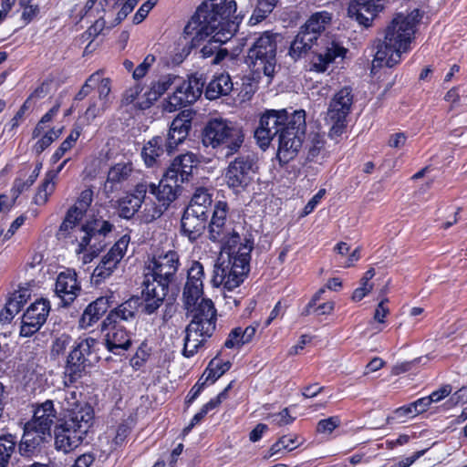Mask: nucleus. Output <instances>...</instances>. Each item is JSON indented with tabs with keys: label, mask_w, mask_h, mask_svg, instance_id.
<instances>
[{
	"label": "nucleus",
	"mask_w": 467,
	"mask_h": 467,
	"mask_svg": "<svg viewBox=\"0 0 467 467\" xmlns=\"http://www.w3.org/2000/svg\"><path fill=\"white\" fill-rule=\"evenodd\" d=\"M228 206L225 202L214 205L209 223V239L221 245L222 254L214 265L211 283L214 287L223 286L232 291L243 283L250 270L253 242L241 237L227 219Z\"/></svg>",
	"instance_id": "1"
},
{
	"label": "nucleus",
	"mask_w": 467,
	"mask_h": 467,
	"mask_svg": "<svg viewBox=\"0 0 467 467\" xmlns=\"http://www.w3.org/2000/svg\"><path fill=\"white\" fill-rule=\"evenodd\" d=\"M235 10L236 4L234 1L205 0L184 27V34L194 46L209 37L201 53L202 57L215 54L213 64H219L228 55L220 47L230 40L238 29V24L229 19Z\"/></svg>",
	"instance_id": "2"
},
{
	"label": "nucleus",
	"mask_w": 467,
	"mask_h": 467,
	"mask_svg": "<svg viewBox=\"0 0 467 467\" xmlns=\"http://www.w3.org/2000/svg\"><path fill=\"white\" fill-rule=\"evenodd\" d=\"M179 265V255L174 251L160 254L149 261L142 290L146 314H153L162 305L170 285L175 282Z\"/></svg>",
	"instance_id": "3"
},
{
	"label": "nucleus",
	"mask_w": 467,
	"mask_h": 467,
	"mask_svg": "<svg viewBox=\"0 0 467 467\" xmlns=\"http://www.w3.org/2000/svg\"><path fill=\"white\" fill-rule=\"evenodd\" d=\"M421 18L419 9L410 14H398L387 26L384 41L379 45L373 67H392L399 64L401 55L410 49L416 26Z\"/></svg>",
	"instance_id": "4"
},
{
	"label": "nucleus",
	"mask_w": 467,
	"mask_h": 467,
	"mask_svg": "<svg viewBox=\"0 0 467 467\" xmlns=\"http://www.w3.org/2000/svg\"><path fill=\"white\" fill-rule=\"evenodd\" d=\"M192 313V321L185 329L182 354L186 358L194 356L216 327V309L211 299H202L188 310Z\"/></svg>",
	"instance_id": "5"
},
{
	"label": "nucleus",
	"mask_w": 467,
	"mask_h": 467,
	"mask_svg": "<svg viewBox=\"0 0 467 467\" xmlns=\"http://www.w3.org/2000/svg\"><path fill=\"white\" fill-rule=\"evenodd\" d=\"M244 141V134L236 123L222 119H210L202 130V143L215 150L223 158L237 153Z\"/></svg>",
	"instance_id": "6"
},
{
	"label": "nucleus",
	"mask_w": 467,
	"mask_h": 467,
	"mask_svg": "<svg viewBox=\"0 0 467 467\" xmlns=\"http://www.w3.org/2000/svg\"><path fill=\"white\" fill-rule=\"evenodd\" d=\"M94 410L85 406L81 411L66 414L55 426L54 439L56 450L69 453L78 448L93 425Z\"/></svg>",
	"instance_id": "7"
},
{
	"label": "nucleus",
	"mask_w": 467,
	"mask_h": 467,
	"mask_svg": "<svg viewBox=\"0 0 467 467\" xmlns=\"http://www.w3.org/2000/svg\"><path fill=\"white\" fill-rule=\"evenodd\" d=\"M57 420L54 403L47 400L34 405L33 417L25 424L19 450L22 453L33 452L51 438V429Z\"/></svg>",
	"instance_id": "8"
},
{
	"label": "nucleus",
	"mask_w": 467,
	"mask_h": 467,
	"mask_svg": "<svg viewBox=\"0 0 467 467\" xmlns=\"http://www.w3.org/2000/svg\"><path fill=\"white\" fill-rule=\"evenodd\" d=\"M316 46L310 61V69L318 73L325 72L328 65L337 57L343 58L346 49L335 42H327L325 46L319 47L304 30L300 29L291 43L289 55L295 60L300 58L308 50Z\"/></svg>",
	"instance_id": "9"
},
{
	"label": "nucleus",
	"mask_w": 467,
	"mask_h": 467,
	"mask_svg": "<svg viewBox=\"0 0 467 467\" xmlns=\"http://www.w3.org/2000/svg\"><path fill=\"white\" fill-rule=\"evenodd\" d=\"M277 36L265 31L256 37L247 52L246 63L255 73L273 77L276 64Z\"/></svg>",
	"instance_id": "10"
},
{
	"label": "nucleus",
	"mask_w": 467,
	"mask_h": 467,
	"mask_svg": "<svg viewBox=\"0 0 467 467\" xmlns=\"http://www.w3.org/2000/svg\"><path fill=\"white\" fill-rule=\"evenodd\" d=\"M306 113L304 110L291 112V119L278 137L277 157L287 163L299 152L306 136Z\"/></svg>",
	"instance_id": "11"
},
{
	"label": "nucleus",
	"mask_w": 467,
	"mask_h": 467,
	"mask_svg": "<svg viewBox=\"0 0 467 467\" xmlns=\"http://www.w3.org/2000/svg\"><path fill=\"white\" fill-rule=\"evenodd\" d=\"M113 225L102 219H94L78 230L79 241L76 253L84 254L83 262L89 263L106 245V236L112 231Z\"/></svg>",
	"instance_id": "12"
},
{
	"label": "nucleus",
	"mask_w": 467,
	"mask_h": 467,
	"mask_svg": "<svg viewBox=\"0 0 467 467\" xmlns=\"http://www.w3.org/2000/svg\"><path fill=\"white\" fill-rule=\"evenodd\" d=\"M103 343L90 337H78L67 358L65 373L75 381L81 377L87 366L100 359L99 350Z\"/></svg>",
	"instance_id": "13"
},
{
	"label": "nucleus",
	"mask_w": 467,
	"mask_h": 467,
	"mask_svg": "<svg viewBox=\"0 0 467 467\" xmlns=\"http://www.w3.org/2000/svg\"><path fill=\"white\" fill-rule=\"evenodd\" d=\"M256 173L255 161L249 154L239 155L227 166L224 181L227 187L235 194L247 192L253 184Z\"/></svg>",
	"instance_id": "14"
},
{
	"label": "nucleus",
	"mask_w": 467,
	"mask_h": 467,
	"mask_svg": "<svg viewBox=\"0 0 467 467\" xmlns=\"http://www.w3.org/2000/svg\"><path fill=\"white\" fill-rule=\"evenodd\" d=\"M291 119V113L286 109H267L259 119V125L254 130V138L262 149H266L275 137H279L286 123Z\"/></svg>",
	"instance_id": "15"
},
{
	"label": "nucleus",
	"mask_w": 467,
	"mask_h": 467,
	"mask_svg": "<svg viewBox=\"0 0 467 467\" xmlns=\"http://www.w3.org/2000/svg\"><path fill=\"white\" fill-rule=\"evenodd\" d=\"M353 98L352 89L349 87H344L331 99L327 109V119L332 123L330 136H340L343 133L347 117L352 109Z\"/></svg>",
	"instance_id": "16"
},
{
	"label": "nucleus",
	"mask_w": 467,
	"mask_h": 467,
	"mask_svg": "<svg viewBox=\"0 0 467 467\" xmlns=\"http://www.w3.org/2000/svg\"><path fill=\"white\" fill-rule=\"evenodd\" d=\"M175 91L163 105L164 110L173 112L195 102L202 95L204 86L201 78L190 77L187 80L175 82Z\"/></svg>",
	"instance_id": "17"
},
{
	"label": "nucleus",
	"mask_w": 467,
	"mask_h": 467,
	"mask_svg": "<svg viewBox=\"0 0 467 467\" xmlns=\"http://www.w3.org/2000/svg\"><path fill=\"white\" fill-rule=\"evenodd\" d=\"M130 242V236L129 234L122 235L109 251L102 256L91 275V280L95 285H99L112 275L126 254Z\"/></svg>",
	"instance_id": "18"
},
{
	"label": "nucleus",
	"mask_w": 467,
	"mask_h": 467,
	"mask_svg": "<svg viewBox=\"0 0 467 467\" xmlns=\"http://www.w3.org/2000/svg\"><path fill=\"white\" fill-rule=\"evenodd\" d=\"M50 308V302L45 298L37 299L31 304L23 315L20 335L31 337L37 332L46 323Z\"/></svg>",
	"instance_id": "19"
},
{
	"label": "nucleus",
	"mask_w": 467,
	"mask_h": 467,
	"mask_svg": "<svg viewBox=\"0 0 467 467\" xmlns=\"http://www.w3.org/2000/svg\"><path fill=\"white\" fill-rule=\"evenodd\" d=\"M204 270L201 263L194 261L187 271V279L183 287L182 300L189 310L196 305L203 294Z\"/></svg>",
	"instance_id": "20"
},
{
	"label": "nucleus",
	"mask_w": 467,
	"mask_h": 467,
	"mask_svg": "<svg viewBox=\"0 0 467 467\" xmlns=\"http://www.w3.org/2000/svg\"><path fill=\"white\" fill-rule=\"evenodd\" d=\"M95 73H99V79L95 87L98 97L90 102L85 112V117L88 120H93L97 117L101 116L112 103L110 78H105L104 71L101 69Z\"/></svg>",
	"instance_id": "21"
},
{
	"label": "nucleus",
	"mask_w": 467,
	"mask_h": 467,
	"mask_svg": "<svg viewBox=\"0 0 467 467\" xmlns=\"http://www.w3.org/2000/svg\"><path fill=\"white\" fill-rule=\"evenodd\" d=\"M81 290L77 273L67 269L60 272L55 283V295L62 306H67L78 297Z\"/></svg>",
	"instance_id": "22"
},
{
	"label": "nucleus",
	"mask_w": 467,
	"mask_h": 467,
	"mask_svg": "<svg viewBox=\"0 0 467 467\" xmlns=\"http://www.w3.org/2000/svg\"><path fill=\"white\" fill-rule=\"evenodd\" d=\"M138 174L139 171L134 168L132 162L119 161L109 170L104 190L107 193L120 190L131 183Z\"/></svg>",
	"instance_id": "23"
},
{
	"label": "nucleus",
	"mask_w": 467,
	"mask_h": 467,
	"mask_svg": "<svg viewBox=\"0 0 467 467\" xmlns=\"http://www.w3.org/2000/svg\"><path fill=\"white\" fill-rule=\"evenodd\" d=\"M383 7L384 0H357L350 3L348 13L358 24L368 27Z\"/></svg>",
	"instance_id": "24"
},
{
	"label": "nucleus",
	"mask_w": 467,
	"mask_h": 467,
	"mask_svg": "<svg viewBox=\"0 0 467 467\" xmlns=\"http://www.w3.org/2000/svg\"><path fill=\"white\" fill-rule=\"evenodd\" d=\"M102 331L105 332V346L109 352L120 355L130 348L131 335L122 324L112 323L108 327H102Z\"/></svg>",
	"instance_id": "25"
},
{
	"label": "nucleus",
	"mask_w": 467,
	"mask_h": 467,
	"mask_svg": "<svg viewBox=\"0 0 467 467\" xmlns=\"http://www.w3.org/2000/svg\"><path fill=\"white\" fill-rule=\"evenodd\" d=\"M144 303L140 297H131L111 310L103 320V327L110 324H121L122 322L131 323L138 315L139 306Z\"/></svg>",
	"instance_id": "26"
},
{
	"label": "nucleus",
	"mask_w": 467,
	"mask_h": 467,
	"mask_svg": "<svg viewBox=\"0 0 467 467\" xmlns=\"http://www.w3.org/2000/svg\"><path fill=\"white\" fill-rule=\"evenodd\" d=\"M147 185L148 192L152 194L157 202L166 208L176 199L180 187L178 180L168 178L167 172L164 173L158 186L154 183H147Z\"/></svg>",
	"instance_id": "27"
},
{
	"label": "nucleus",
	"mask_w": 467,
	"mask_h": 467,
	"mask_svg": "<svg viewBox=\"0 0 467 467\" xmlns=\"http://www.w3.org/2000/svg\"><path fill=\"white\" fill-rule=\"evenodd\" d=\"M148 193L147 182L138 183L134 192L127 194L119 202V214L124 219H130L141 207Z\"/></svg>",
	"instance_id": "28"
},
{
	"label": "nucleus",
	"mask_w": 467,
	"mask_h": 467,
	"mask_svg": "<svg viewBox=\"0 0 467 467\" xmlns=\"http://www.w3.org/2000/svg\"><path fill=\"white\" fill-rule=\"evenodd\" d=\"M198 159L195 154L187 152L176 157L168 168L166 172L168 178H175L180 182L189 180L192 175V169L196 167Z\"/></svg>",
	"instance_id": "29"
},
{
	"label": "nucleus",
	"mask_w": 467,
	"mask_h": 467,
	"mask_svg": "<svg viewBox=\"0 0 467 467\" xmlns=\"http://www.w3.org/2000/svg\"><path fill=\"white\" fill-rule=\"evenodd\" d=\"M191 127V120L186 119L184 114L178 116L172 120L168 137L165 140V147L168 153H171L187 138Z\"/></svg>",
	"instance_id": "30"
},
{
	"label": "nucleus",
	"mask_w": 467,
	"mask_h": 467,
	"mask_svg": "<svg viewBox=\"0 0 467 467\" xmlns=\"http://www.w3.org/2000/svg\"><path fill=\"white\" fill-rule=\"evenodd\" d=\"M207 218L186 209L182 218V231L191 241H194L204 230Z\"/></svg>",
	"instance_id": "31"
},
{
	"label": "nucleus",
	"mask_w": 467,
	"mask_h": 467,
	"mask_svg": "<svg viewBox=\"0 0 467 467\" xmlns=\"http://www.w3.org/2000/svg\"><path fill=\"white\" fill-rule=\"evenodd\" d=\"M332 21V14L327 11H319L311 15L305 25L301 27L315 42L321 36L327 26Z\"/></svg>",
	"instance_id": "32"
},
{
	"label": "nucleus",
	"mask_w": 467,
	"mask_h": 467,
	"mask_svg": "<svg viewBox=\"0 0 467 467\" xmlns=\"http://www.w3.org/2000/svg\"><path fill=\"white\" fill-rule=\"evenodd\" d=\"M109 298L101 296L90 303L80 318L82 327H88L95 324L109 309Z\"/></svg>",
	"instance_id": "33"
},
{
	"label": "nucleus",
	"mask_w": 467,
	"mask_h": 467,
	"mask_svg": "<svg viewBox=\"0 0 467 467\" xmlns=\"http://www.w3.org/2000/svg\"><path fill=\"white\" fill-rule=\"evenodd\" d=\"M233 89V82L228 74H220L212 79L206 89L205 97L210 99H216L221 96L228 95Z\"/></svg>",
	"instance_id": "34"
},
{
	"label": "nucleus",
	"mask_w": 467,
	"mask_h": 467,
	"mask_svg": "<svg viewBox=\"0 0 467 467\" xmlns=\"http://www.w3.org/2000/svg\"><path fill=\"white\" fill-rule=\"evenodd\" d=\"M165 139L156 136L150 140L142 148L141 157L148 167L157 164L159 158L164 153Z\"/></svg>",
	"instance_id": "35"
},
{
	"label": "nucleus",
	"mask_w": 467,
	"mask_h": 467,
	"mask_svg": "<svg viewBox=\"0 0 467 467\" xmlns=\"http://www.w3.org/2000/svg\"><path fill=\"white\" fill-rule=\"evenodd\" d=\"M181 78L174 75H165L161 77L157 81L152 82L150 89L145 93L147 105L156 101L165 91L175 82H180Z\"/></svg>",
	"instance_id": "36"
},
{
	"label": "nucleus",
	"mask_w": 467,
	"mask_h": 467,
	"mask_svg": "<svg viewBox=\"0 0 467 467\" xmlns=\"http://www.w3.org/2000/svg\"><path fill=\"white\" fill-rule=\"evenodd\" d=\"M82 218L75 213V210H68L64 221L62 222L58 232L57 236L59 239L67 238L71 234H74V236L76 238L77 243L79 241V233L78 232V229L81 227L78 226V223Z\"/></svg>",
	"instance_id": "37"
},
{
	"label": "nucleus",
	"mask_w": 467,
	"mask_h": 467,
	"mask_svg": "<svg viewBox=\"0 0 467 467\" xmlns=\"http://www.w3.org/2000/svg\"><path fill=\"white\" fill-rule=\"evenodd\" d=\"M211 205L212 198L208 192L204 189H198L192 197L190 204L186 209L192 210L195 212V213H199V215L208 216Z\"/></svg>",
	"instance_id": "38"
},
{
	"label": "nucleus",
	"mask_w": 467,
	"mask_h": 467,
	"mask_svg": "<svg viewBox=\"0 0 467 467\" xmlns=\"http://www.w3.org/2000/svg\"><path fill=\"white\" fill-rule=\"evenodd\" d=\"M17 439L12 434L0 436V467H7L16 451Z\"/></svg>",
	"instance_id": "39"
},
{
	"label": "nucleus",
	"mask_w": 467,
	"mask_h": 467,
	"mask_svg": "<svg viewBox=\"0 0 467 467\" xmlns=\"http://www.w3.org/2000/svg\"><path fill=\"white\" fill-rule=\"evenodd\" d=\"M231 368V363L229 361H222L217 358L212 359L205 369L202 377L205 378V381L210 383H213L217 380L221 376H223L227 370Z\"/></svg>",
	"instance_id": "40"
},
{
	"label": "nucleus",
	"mask_w": 467,
	"mask_h": 467,
	"mask_svg": "<svg viewBox=\"0 0 467 467\" xmlns=\"http://www.w3.org/2000/svg\"><path fill=\"white\" fill-rule=\"evenodd\" d=\"M144 208L141 212V220L146 223H151L152 221L160 218L163 212L167 209L165 206H162L161 202L156 203L152 201L150 196H145V200L143 201Z\"/></svg>",
	"instance_id": "41"
},
{
	"label": "nucleus",
	"mask_w": 467,
	"mask_h": 467,
	"mask_svg": "<svg viewBox=\"0 0 467 467\" xmlns=\"http://www.w3.org/2000/svg\"><path fill=\"white\" fill-rule=\"evenodd\" d=\"M61 406L67 414H72L76 411H81L85 406H89L86 402H80L78 394L72 390H64L62 393Z\"/></svg>",
	"instance_id": "42"
},
{
	"label": "nucleus",
	"mask_w": 467,
	"mask_h": 467,
	"mask_svg": "<svg viewBox=\"0 0 467 467\" xmlns=\"http://www.w3.org/2000/svg\"><path fill=\"white\" fill-rule=\"evenodd\" d=\"M41 169L42 163L38 162L36 163L35 169L32 171L31 174H28V178L26 180H23L21 178H17L15 180L12 188V192L15 198H17L19 194L28 190L33 185V183L37 179Z\"/></svg>",
	"instance_id": "43"
},
{
	"label": "nucleus",
	"mask_w": 467,
	"mask_h": 467,
	"mask_svg": "<svg viewBox=\"0 0 467 467\" xmlns=\"http://www.w3.org/2000/svg\"><path fill=\"white\" fill-rule=\"evenodd\" d=\"M279 0H257L256 7L250 18L254 25L265 19L275 7Z\"/></svg>",
	"instance_id": "44"
},
{
	"label": "nucleus",
	"mask_w": 467,
	"mask_h": 467,
	"mask_svg": "<svg viewBox=\"0 0 467 467\" xmlns=\"http://www.w3.org/2000/svg\"><path fill=\"white\" fill-rule=\"evenodd\" d=\"M80 136V131L78 130H73L67 139L61 143L58 149L53 153L51 157V161L53 164L57 163L65 153L69 150L74 143L78 140Z\"/></svg>",
	"instance_id": "45"
},
{
	"label": "nucleus",
	"mask_w": 467,
	"mask_h": 467,
	"mask_svg": "<svg viewBox=\"0 0 467 467\" xmlns=\"http://www.w3.org/2000/svg\"><path fill=\"white\" fill-rule=\"evenodd\" d=\"M55 188L56 182H52L46 177L34 197L35 203L37 205H44L47 202L48 197L55 191Z\"/></svg>",
	"instance_id": "46"
},
{
	"label": "nucleus",
	"mask_w": 467,
	"mask_h": 467,
	"mask_svg": "<svg viewBox=\"0 0 467 467\" xmlns=\"http://www.w3.org/2000/svg\"><path fill=\"white\" fill-rule=\"evenodd\" d=\"M93 200V192L90 189H86L81 192L74 206L69 210H75V213L83 218L88 208Z\"/></svg>",
	"instance_id": "47"
},
{
	"label": "nucleus",
	"mask_w": 467,
	"mask_h": 467,
	"mask_svg": "<svg viewBox=\"0 0 467 467\" xmlns=\"http://www.w3.org/2000/svg\"><path fill=\"white\" fill-rule=\"evenodd\" d=\"M29 297L30 291L27 288L20 287L11 295L7 303L13 311L19 312Z\"/></svg>",
	"instance_id": "48"
},
{
	"label": "nucleus",
	"mask_w": 467,
	"mask_h": 467,
	"mask_svg": "<svg viewBox=\"0 0 467 467\" xmlns=\"http://www.w3.org/2000/svg\"><path fill=\"white\" fill-rule=\"evenodd\" d=\"M245 344L246 342L244 338V335H242V327H238L230 332L224 342V347L227 348H240Z\"/></svg>",
	"instance_id": "49"
},
{
	"label": "nucleus",
	"mask_w": 467,
	"mask_h": 467,
	"mask_svg": "<svg viewBox=\"0 0 467 467\" xmlns=\"http://www.w3.org/2000/svg\"><path fill=\"white\" fill-rule=\"evenodd\" d=\"M71 343V337L67 334H61L58 336L52 344L51 354L52 356H59L64 354L67 347Z\"/></svg>",
	"instance_id": "50"
},
{
	"label": "nucleus",
	"mask_w": 467,
	"mask_h": 467,
	"mask_svg": "<svg viewBox=\"0 0 467 467\" xmlns=\"http://www.w3.org/2000/svg\"><path fill=\"white\" fill-rule=\"evenodd\" d=\"M340 424V420L338 417H329L325 420H321L318 421L317 426V431L324 434H330Z\"/></svg>",
	"instance_id": "51"
},
{
	"label": "nucleus",
	"mask_w": 467,
	"mask_h": 467,
	"mask_svg": "<svg viewBox=\"0 0 467 467\" xmlns=\"http://www.w3.org/2000/svg\"><path fill=\"white\" fill-rule=\"evenodd\" d=\"M156 58L153 55L149 54L145 57L142 63H140L135 69L133 70V78L136 80H139L142 78L146 73L148 72L149 68L153 65Z\"/></svg>",
	"instance_id": "52"
},
{
	"label": "nucleus",
	"mask_w": 467,
	"mask_h": 467,
	"mask_svg": "<svg viewBox=\"0 0 467 467\" xmlns=\"http://www.w3.org/2000/svg\"><path fill=\"white\" fill-rule=\"evenodd\" d=\"M57 134L54 130L47 131L35 144L34 150L37 154L43 152L56 139Z\"/></svg>",
	"instance_id": "53"
},
{
	"label": "nucleus",
	"mask_w": 467,
	"mask_h": 467,
	"mask_svg": "<svg viewBox=\"0 0 467 467\" xmlns=\"http://www.w3.org/2000/svg\"><path fill=\"white\" fill-rule=\"evenodd\" d=\"M232 384L233 382L229 383L223 390H222L215 398L205 403L202 408L207 412L217 408L227 398L228 391L232 388Z\"/></svg>",
	"instance_id": "54"
},
{
	"label": "nucleus",
	"mask_w": 467,
	"mask_h": 467,
	"mask_svg": "<svg viewBox=\"0 0 467 467\" xmlns=\"http://www.w3.org/2000/svg\"><path fill=\"white\" fill-rule=\"evenodd\" d=\"M58 109L59 107L58 106H55L53 107L52 109H50L40 119V121L37 123L36 127L35 128L34 131H33V137L34 138H36L38 136H40L41 132L43 131L44 130V127L43 125L45 123H47L49 122L53 117L58 112Z\"/></svg>",
	"instance_id": "55"
},
{
	"label": "nucleus",
	"mask_w": 467,
	"mask_h": 467,
	"mask_svg": "<svg viewBox=\"0 0 467 467\" xmlns=\"http://www.w3.org/2000/svg\"><path fill=\"white\" fill-rule=\"evenodd\" d=\"M130 424L128 420H125L123 422H121L119 426H118V429L116 430V433H115V437H114V443L116 445H121L126 438L128 437L130 431Z\"/></svg>",
	"instance_id": "56"
},
{
	"label": "nucleus",
	"mask_w": 467,
	"mask_h": 467,
	"mask_svg": "<svg viewBox=\"0 0 467 467\" xmlns=\"http://www.w3.org/2000/svg\"><path fill=\"white\" fill-rule=\"evenodd\" d=\"M467 402V387H462L452 393L446 404L449 408Z\"/></svg>",
	"instance_id": "57"
},
{
	"label": "nucleus",
	"mask_w": 467,
	"mask_h": 467,
	"mask_svg": "<svg viewBox=\"0 0 467 467\" xmlns=\"http://www.w3.org/2000/svg\"><path fill=\"white\" fill-rule=\"evenodd\" d=\"M269 419L272 423H275L278 426L288 425L294 420V418L289 414L287 409H285L278 413L272 414Z\"/></svg>",
	"instance_id": "58"
},
{
	"label": "nucleus",
	"mask_w": 467,
	"mask_h": 467,
	"mask_svg": "<svg viewBox=\"0 0 467 467\" xmlns=\"http://www.w3.org/2000/svg\"><path fill=\"white\" fill-rule=\"evenodd\" d=\"M139 0H127L123 5L120 10L119 11L117 17L115 19V24H119L123 19L127 17V16L134 9V7L138 5Z\"/></svg>",
	"instance_id": "59"
},
{
	"label": "nucleus",
	"mask_w": 467,
	"mask_h": 467,
	"mask_svg": "<svg viewBox=\"0 0 467 467\" xmlns=\"http://www.w3.org/2000/svg\"><path fill=\"white\" fill-rule=\"evenodd\" d=\"M208 381H205V378L202 376V378L197 381V383L189 391L187 397H186V402L191 404L201 394L204 385Z\"/></svg>",
	"instance_id": "60"
},
{
	"label": "nucleus",
	"mask_w": 467,
	"mask_h": 467,
	"mask_svg": "<svg viewBox=\"0 0 467 467\" xmlns=\"http://www.w3.org/2000/svg\"><path fill=\"white\" fill-rule=\"evenodd\" d=\"M452 391V387L450 384L441 386L439 389L432 391L429 397L431 401L439 402L448 397Z\"/></svg>",
	"instance_id": "61"
},
{
	"label": "nucleus",
	"mask_w": 467,
	"mask_h": 467,
	"mask_svg": "<svg viewBox=\"0 0 467 467\" xmlns=\"http://www.w3.org/2000/svg\"><path fill=\"white\" fill-rule=\"evenodd\" d=\"M154 5L155 3L150 1L145 2L134 15L133 22L135 24H140V22H142L148 16L149 12L151 10V8L154 6Z\"/></svg>",
	"instance_id": "62"
},
{
	"label": "nucleus",
	"mask_w": 467,
	"mask_h": 467,
	"mask_svg": "<svg viewBox=\"0 0 467 467\" xmlns=\"http://www.w3.org/2000/svg\"><path fill=\"white\" fill-rule=\"evenodd\" d=\"M326 193V190L325 189H320L309 201L306 204L305 208H304V214L305 215H307L309 213H311L315 208L317 207V205L320 202L321 199L324 197Z\"/></svg>",
	"instance_id": "63"
},
{
	"label": "nucleus",
	"mask_w": 467,
	"mask_h": 467,
	"mask_svg": "<svg viewBox=\"0 0 467 467\" xmlns=\"http://www.w3.org/2000/svg\"><path fill=\"white\" fill-rule=\"evenodd\" d=\"M51 89V82L45 81L40 84L29 96V99H39L45 98Z\"/></svg>",
	"instance_id": "64"
}]
</instances>
